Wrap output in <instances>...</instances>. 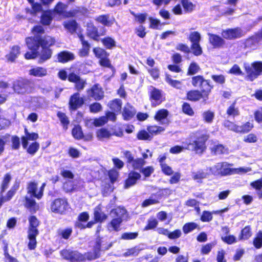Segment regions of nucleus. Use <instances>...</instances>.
<instances>
[{
	"mask_svg": "<svg viewBox=\"0 0 262 262\" xmlns=\"http://www.w3.org/2000/svg\"><path fill=\"white\" fill-rule=\"evenodd\" d=\"M43 27L40 25H35L31 29L33 36L28 37L25 39L27 48L31 51H27L24 54L26 59H35L39 56L38 63H42L50 59L53 54V51L50 48L56 43L54 37L50 35H41L45 33Z\"/></svg>",
	"mask_w": 262,
	"mask_h": 262,
	"instance_id": "obj_1",
	"label": "nucleus"
},
{
	"mask_svg": "<svg viewBox=\"0 0 262 262\" xmlns=\"http://www.w3.org/2000/svg\"><path fill=\"white\" fill-rule=\"evenodd\" d=\"M191 83L194 88H199L200 90L192 89L187 91L185 99L193 102L202 99L203 102L206 104L214 87L210 80L205 79L203 75H198L192 77Z\"/></svg>",
	"mask_w": 262,
	"mask_h": 262,
	"instance_id": "obj_2",
	"label": "nucleus"
},
{
	"mask_svg": "<svg viewBox=\"0 0 262 262\" xmlns=\"http://www.w3.org/2000/svg\"><path fill=\"white\" fill-rule=\"evenodd\" d=\"M101 246V239L97 238L94 245L93 251H88L82 254L77 250L65 248L60 251V255L62 259L70 262L92 261L100 257Z\"/></svg>",
	"mask_w": 262,
	"mask_h": 262,
	"instance_id": "obj_3",
	"label": "nucleus"
},
{
	"mask_svg": "<svg viewBox=\"0 0 262 262\" xmlns=\"http://www.w3.org/2000/svg\"><path fill=\"white\" fill-rule=\"evenodd\" d=\"M193 136L194 139L187 144L185 149L201 155L207 149L206 143L209 139V135L206 131L198 130L193 133Z\"/></svg>",
	"mask_w": 262,
	"mask_h": 262,
	"instance_id": "obj_4",
	"label": "nucleus"
},
{
	"mask_svg": "<svg viewBox=\"0 0 262 262\" xmlns=\"http://www.w3.org/2000/svg\"><path fill=\"white\" fill-rule=\"evenodd\" d=\"M12 89L16 94L25 95L33 93L35 91V85L32 79L19 77L13 81Z\"/></svg>",
	"mask_w": 262,
	"mask_h": 262,
	"instance_id": "obj_5",
	"label": "nucleus"
},
{
	"mask_svg": "<svg viewBox=\"0 0 262 262\" xmlns=\"http://www.w3.org/2000/svg\"><path fill=\"white\" fill-rule=\"evenodd\" d=\"M29 222L28 248L29 250H33L36 248L37 246L36 236L39 234L37 227L39 225V221L35 215H31L29 217Z\"/></svg>",
	"mask_w": 262,
	"mask_h": 262,
	"instance_id": "obj_6",
	"label": "nucleus"
},
{
	"mask_svg": "<svg viewBox=\"0 0 262 262\" xmlns=\"http://www.w3.org/2000/svg\"><path fill=\"white\" fill-rule=\"evenodd\" d=\"M244 71L246 74L245 79L253 81L262 74V61H255L251 65L245 63L243 65Z\"/></svg>",
	"mask_w": 262,
	"mask_h": 262,
	"instance_id": "obj_7",
	"label": "nucleus"
},
{
	"mask_svg": "<svg viewBox=\"0 0 262 262\" xmlns=\"http://www.w3.org/2000/svg\"><path fill=\"white\" fill-rule=\"evenodd\" d=\"M93 52L95 56L99 59L98 63L100 66L109 68L113 73H115L116 69L109 59V53L105 49L100 47H95L93 49Z\"/></svg>",
	"mask_w": 262,
	"mask_h": 262,
	"instance_id": "obj_8",
	"label": "nucleus"
},
{
	"mask_svg": "<svg viewBox=\"0 0 262 262\" xmlns=\"http://www.w3.org/2000/svg\"><path fill=\"white\" fill-rule=\"evenodd\" d=\"M191 42L190 48L192 54L195 56H199L203 54V49L200 45L201 35L197 31H191L187 37Z\"/></svg>",
	"mask_w": 262,
	"mask_h": 262,
	"instance_id": "obj_9",
	"label": "nucleus"
},
{
	"mask_svg": "<svg viewBox=\"0 0 262 262\" xmlns=\"http://www.w3.org/2000/svg\"><path fill=\"white\" fill-rule=\"evenodd\" d=\"M149 100L152 107L160 105L165 101V96L164 92L159 89L150 86L148 91Z\"/></svg>",
	"mask_w": 262,
	"mask_h": 262,
	"instance_id": "obj_10",
	"label": "nucleus"
},
{
	"mask_svg": "<svg viewBox=\"0 0 262 262\" xmlns=\"http://www.w3.org/2000/svg\"><path fill=\"white\" fill-rule=\"evenodd\" d=\"M246 34L243 29L239 27L227 28L223 30L221 32L222 37L226 40H232L243 37Z\"/></svg>",
	"mask_w": 262,
	"mask_h": 262,
	"instance_id": "obj_11",
	"label": "nucleus"
},
{
	"mask_svg": "<svg viewBox=\"0 0 262 262\" xmlns=\"http://www.w3.org/2000/svg\"><path fill=\"white\" fill-rule=\"evenodd\" d=\"M85 103L84 97H81L79 92L72 94L69 100L68 107L70 112H73L81 108Z\"/></svg>",
	"mask_w": 262,
	"mask_h": 262,
	"instance_id": "obj_12",
	"label": "nucleus"
},
{
	"mask_svg": "<svg viewBox=\"0 0 262 262\" xmlns=\"http://www.w3.org/2000/svg\"><path fill=\"white\" fill-rule=\"evenodd\" d=\"M68 203L66 199L57 198L51 203L50 209L52 212L62 214L68 209Z\"/></svg>",
	"mask_w": 262,
	"mask_h": 262,
	"instance_id": "obj_13",
	"label": "nucleus"
},
{
	"mask_svg": "<svg viewBox=\"0 0 262 262\" xmlns=\"http://www.w3.org/2000/svg\"><path fill=\"white\" fill-rule=\"evenodd\" d=\"M90 11L89 9L84 6H77L74 9L67 11L64 18H81L82 17H88Z\"/></svg>",
	"mask_w": 262,
	"mask_h": 262,
	"instance_id": "obj_14",
	"label": "nucleus"
},
{
	"mask_svg": "<svg viewBox=\"0 0 262 262\" xmlns=\"http://www.w3.org/2000/svg\"><path fill=\"white\" fill-rule=\"evenodd\" d=\"M102 30L99 32L97 27L95 26L93 23L88 25L86 28V35L91 39L98 41L100 37L104 36L106 34V30L104 27H101Z\"/></svg>",
	"mask_w": 262,
	"mask_h": 262,
	"instance_id": "obj_15",
	"label": "nucleus"
},
{
	"mask_svg": "<svg viewBox=\"0 0 262 262\" xmlns=\"http://www.w3.org/2000/svg\"><path fill=\"white\" fill-rule=\"evenodd\" d=\"M89 97L96 101L102 100L104 97V93L102 88L99 83H95L86 90Z\"/></svg>",
	"mask_w": 262,
	"mask_h": 262,
	"instance_id": "obj_16",
	"label": "nucleus"
},
{
	"mask_svg": "<svg viewBox=\"0 0 262 262\" xmlns=\"http://www.w3.org/2000/svg\"><path fill=\"white\" fill-rule=\"evenodd\" d=\"M112 136L121 137L123 136V131L122 128H119L117 131L111 133L107 128H101L96 132V136L99 140L109 139Z\"/></svg>",
	"mask_w": 262,
	"mask_h": 262,
	"instance_id": "obj_17",
	"label": "nucleus"
},
{
	"mask_svg": "<svg viewBox=\"0 0 262 262\" xmlns=\"http://www.w3.org/2000/svg\"><path fill=\"white\" fill-rule=\"evenodd\" d=\"M141 176L138 172L131 170L129 172L127 178L124 182L123 188L128 189L135 185L141 179Z\"/></svg>",
	"mask_w": 262,
	"mask_h": 262,
	"instance_id": "obj_18",
	"label": "nucleus"
},
{
	"mask_svg": "<svg viewBox=\"0 0 262 262\" xmlns=\"http://www.w3.org/2000/svg\"><path fill=\"white\" fill-rule=\"evenodd\" d=\"M208 35L209 36V42L213 48L220 49L225 46L226 41L223 37L213 33H208Z\"/></svg>",
	"mask_w": 262,
	"mask_h": 262,
	"instance_id": "obj_19",
	"label": "nucleus"
},
{
	"mask_svg": "<svg viewBox=\"0 0 262 262\" xmlns=\"http://www.w3.org/2000/svg\"><path fill=\"white\" fill-rule=\"evenodd\" d=\"M79 40L81 44V48L78 51V55L80 57H88L90 54L91 45L88 41L85 39L82 34L78 35Z\"/></svg>",
	"mask_w": 262,
	"mask_h": 262,
	"instance_id": "obj_20",
	"label": "nucleus"
},
{
	"mask_svg": "<svg viewBox=\"0 0 262 262\" xmlns=\"http://www.w3.org/2000/svg\"><path fill=\"white\" fill-rule=\"evenodd\" d=\"M19 187V183L18 182H15L11 188L7 192L5 196H3V194H0V208L4 203L8 202L12 199L16 194Z\"/></svg>",
	"mask_w": 262,
	"mask_h": 262,
	"instance_id": "obj_21",
	"label": "nucleus"
},
{
	"mask_svg": "<svg viewBox=\"0 0 262 262\" xmlns=\"http://www.w3.org/2000/svg\"><path fill=\"white\" fill-rule=\"evenodd\" d=\"M146 63L150 67V68L147 69L150 76L154 80L158 79L160 77V72L158 68L154 67L156 63L155 60L152 58L149 57L146 59Z\"/></svg>",
	"mask_w": 262,
	"mask_h": 262,
	"instance_id": "obj_22",
	"label": "nucleus"
},
{
	"mask_svg": "<svg viewBox=\"0 0 262 262\" xmlns=\"http://www.w3.org/2000/svg\"><path fill=\"white\" fill-rule=\"evenodd\" d=\"M57 61L61 63H66L75 59L74 54L68 50H63L56 55Z\"/></svg>",
	"mask_w": 262,
	"mask_h": 262,
	"instance_id": "obj_23",
	"label": "nucleus"
},
{
	"mask_svg": "<svg viewBox=\"0 0 262 262\" xmlns=\"http://www.w3.org/2000/svg\"><path fill=\"white\" fill-rule=\"evenodd\" d=\"M20 54V47L18 45H14L10 48L8 54L5 55L8 62H15L16 59Z\"/></svg>",
	"mask_w": 262,
	"mask_h": 262,
	"instance_id": "obj_24",
	"label": "nucleus"
},
{
	"mask_svg": "<svg viewBox=\"0 0 262 262\" xmlns=\"http://www.w3.org/2000/svg\"><path fill=\"white\" fill-rule=\"evenodd\" d=\"M27 193L31 198H34L37 200H40L38 190V183L34 181H30L28 182L27 186Z\"/></svg>",
	"mask_w": 262,
	"mask_h": 262,
	"instance_id": "obj_25",
	"label": "nucleus"
},
{
	"mask_svg": "<svg viewBox=\"0 0 262 262\" xmlns=\"http://www.w3.org/2000/svg\"><path fill=\"white\" fill-rule=\"evenodd\" d=\"M107 215L102 211L100 205H97L94 209L93 219L97 222L101 223L106 220Z\"/></svg>",
	"mask_w": 262,
	"mask_h": 262,
	"instance_id": "obj_26",
	"label": "nucleus"
},
{
	"mask_svg": "<svg viewBox=\"0 0 262 262\" xmlns=\"http://www.w3.org/2000/svg\"><path fill=\"white\" fill-rule=\"evenodd\" d=\"M254 128L252 122L247 121L242 123L241 125L237 124L236 133L239 134H246L249 133Z\"/></svg>",
	"mask_w": 262,
	"mask_h": 262,
	"instance_id": "obj_27",
	"label": "nucleus"
},
{
	"mask_svg": "<svg viewBox=\"0 0 262 262\" xmlns=\"http://www.w3.org/2000/svg\"><path fill=\"white\" fill-rule=\"evenodd\" d=\"M67 7L68 6L67 4H65L61 2H58L56 3L51 11L54 15L62 16L64 18Z\"/></svg>",
	"mask_w": 262,
	"mask_h": 262,
	"instance_id": "obj_28",
	"label": "nucleus"
},
{
	"mask_svg": "<svg viewBox=\"0 0 262 262\" xmlns=\"http://www.w3.org/2000/svg\"><path fill=\"white\" fill-rule=\"evenodd\" d=\"M29 74L34 77H43L47 75L48 72L45 68L35 67L29 70Z\"/></svg>",
	"mask_w": 262,
	"mask_h": 262,
	"instance_id": "obj_29",
	"label": "nucleus"
},
{
	"mask_svg": "<svg viewBox=\"0 0 262 262\" xmlns=\"http://www.w3.org/2000/svg\"><path fill=\"white\" fill-rule=\"evenodd\" d=\"M53 12L51 10H47L43 11L40 16V22L44 26L50 25L53 20Z\"/></svg>",
	"mask_w": 262,
	"mask_h": 262,
	"instance_id": "obj_30",
	"label": "nucleus"
},
{
	"mask_svg": "<svg viewBox=\"0 0 262 262\" xmlns=\"http://www.w3.org/2000/svg\"><path fill=\"white\" fill-rule=\"evenodd\" d=\"M226 115L229 117L234 118L240 115V111L236 106V101H234L227 108Z\"/></svg>",
	"mask_w": 262,
	"mask_h": 262,
	"instance_id": "obj_31",
	"label": "nucleus"
},
{
	"mask_svg": "<svg viewBox=\"0 0 262 262\" xmlns=\"http://www.w3.org/2000/svg\"><path fill=\"white\" fill-rule=\"evenodd\" d=\"M136 113V111L133 106L130 105H126L123 109V119L126 121L130 120L135 116Z\"/></svg>",
	"mask_w": 262,
	"mask_h": 262,
	"instance_id": "obj_32",
	"label": "nucleus"
},
{
	"mask_svg": "<svg viewBox=\"0 0 262 262\" xmlns=\"http://www.w3.org/2000/svg\"><path fill=\"white\" fill-rule=\"evenodd\" d=\"M73 230L72 227H68L63 229H59L57 231V236L60 239L68 240L71 236Z\"/></svg>",
	"mask_w": 262,
	"mask_h": 262,
	"instance_id": "obj_33",
	"label": "nucleus"
},
{
	"mask_svg": "<svg viewBox=\"0 0 262 262\" xmlns=\"http://www.w3.org/2000/svg\"><path fill=\"white\" fill-rule=\"evenodd\" d=\"M122 106V102L121 100L118 98H115L109 101L107 106L111 111L120 113L121 112Z\"/></svg>",
	"mask_w": 262,
	"mask_h": 262,
	"instance_id": "obj_34",
	"label": "nucleus"
},
{
	"mask_svg": "<svg viewBox=\"0 0 262 262\" xmlns=\"http://www.w3.org/2000/svg\"><path fill=\"white\" fill-rule=\"evenodd\" d=\"M146 129L148 131L151 139H152L154 136L160 135L165 130L164 127L156 124L148 125Z\"/></svg>",
	"mask_w": 262,
	"mask_h": 262,
	"instance_id": "obj_35",
	"label": "nucleus"
},
{
	"mask_svg": "<svg viewBox=\"0 0 262 262\" xmlns=\"http://www.w3.org/2000/svg\"><path fill=\"white\" fill-rule=\"evenodd\" d=\"M111 213L113 214V217L115 219H119L123 221L124 216L127 213V211L123 207L118 206L115 208L112 209Z\"/></svg>",
	"mask_w": 262,
	"mask_h": 262,
	"instance_id": "obj_36",
	"label": "nucleus"
},
{
	"mask_svg": "<svg viewBox=\"0 0 262 262\" xmlns=\"http://www.w3.org/2000/svg\"><path fill=\"white\" fill-rule=\"evenodd\" d=\"M252 235V231L251 226L247 225L243 228L238 235V240H248Z\"/></svg>",
	"mask_w": 262,
	"mask_h": 262,
	"instance_id": "obj_37",
	"label": "nucleus"
},
{
	"mask_svg": "<svg viewBox=\"0 0 262 262\" xmlns=\"http://www.w3.org/2000/svg\"><path fill=\"white\" fill-rule=\"evenodd\" d=\"M12 180V176L10 172L4 174L0 186V194H3L8 188Z\"/></svg>",
	"mask_w": 262,
	"mask_h": 262,
	"instance_id": "obj_38",
	"label": "nucleus"
},
{
	"mask_svg": "<svg viewBox=\"0 0 262 262\" xmlns=\"http://www.w3.org/2000/svg\"><path fill=\"white\" fill-rule=\"evenodd\" d=\"M57 116L59 119L63 129L67 130L68 129L70 123L69 117L65 113L61 111L57 112Z\"/></svg>",
	"mask_w": 262,
	"mask_h": 262,
	"instance_id": "obj_39",
	"label": "nucleus"
},
{
	"mask_svg": "<svg viewBox=\"0 0 262 262\" xmlns=\"http://www.w3.org/2000/svg\"><path fill=\"white\" fill-rule=\"evenodd\" d=\"M95 20L104 26L111 27L114 24L115 19H113V20H109L108 14H102L97 17L95 18Z\"/></svg>",
	"mask_w": 262,
	"mask_h": 262,
	"instance_id": "obj_40",
	"label": "nucleus"
},
{
	"mask_svg": "<svg viewBox=\"0 0 262 262\" xmlns=\"http://www.w3.org/2000/svg\"><path fill=\"white\" fill-rule=\"evenodd\" d=\"M90 215L87 211H83L80 213L77 217L76 221L74 223L75 228L79 229V225L83 224V223H86L88 221Z\"/></svg>",
	"mask_w": 262,
	"mask_h": 262,
	"instance_id": "obj_41",
	"label": "nucleus"
},
{
	"mask_svg": "<svg viewBox=\"0 0 262 262\" xmlns=\"http://www.w3.org/2000/svg\"><path fill=\"white\" fill-rule=\"evenodd\" d=\"M25 199V206L29 209L30 211L36 212L38 209V205L37 204L35 200L28 196H26Z\"/></svg>",
	"mask_w": 262,
	"mask_h": 262,
	"instance_id": "obj_42",
	"label": "nucleus"
},
{
	"mask_svg": "<svg viewBox=\"0 0 262 262\" xmlns=\"http://www.w3.org/2000/svg\"><path fill=\"white\" fill-rule=\"evenodd\" d=\"M101 42L107 49H112L116 46V41L112 37L107 36L102 38Z\"/></svg>",
	"mask_w": 262,
	"mask_h": 262,
	"instance_id": "obj_43",
	"label": "nucleus"
},
{
	"mask_svg": "<svg viewBox=\"0 0 262 262\" xmlns=\"http://www.w3.org/2000/svg\"><path fill=\"white\" fill-rule=\"evenodd\" d=\"M31 9L29 8L26 9V12L32 15H36L37 13L42 11V6L41 4L38 2H34L31 4Z\"/></svg>",
	"mask_w": 262,
	"mask_h": 262,
	"instance_id": "obj_44",
	"label": "nucleus"
},
{
	"mask_svg": "<svg viewBox=\"0 0 262 262\" xmlns=\"http://www.w3.org/2000/svg\"><path fill=\"white\" fill-rule=\"evenodd\" d=\"M71 134L73 137L76 140H80L83 138V133L82 127L79 125H74L72 129Z\"/></svg>",
	"mask_w": 262,
	"mask_h": 262,
	"instance_id": "obj_45",
	"label": "nucleus"
},
{
	"mask_svg": "<svg viewBox=\"0 0 262 262\" xmlns=\"http://www.w3.org/2000/svg\"><path fill=\"white\" fill-rule=\"evenodd\" d=\"M63 26L71 33L73 34L77 30L78 24L75 19H72L64 22Z\"/></svg>",
	"mask_w": 262,
	"mask_h": 262,
	"instance_id": "obj_46",
	"label": "nucleus"
},
{
	"mask_svg": "<svg viewBox=\"0 0 262 262\" xmlns=\"http://www.w3.org/2000/svg\"><path fill=\"white\" fill-rule=\"evenodd\" d=\"M210 150L212 155H217L225 154L227 149L223 144H217L211 147L210 148Z\"/></svg>",
	"mask_w": 262,
	"mask_h": 262,
	"instance_id": "obj_47",
	"label": "nucleus"
},
{
	"mask_svg": "<svg viewBox=\"0 0 262 262\" xmlns=\"http://www.w3.org/2000/svg\"><path fill=\"white\" fill-rule=\"evenodd\" d=\"M169 112L165 108H161L156 112L154 118L157 121H161V120L167 118Z\"/></svg>",
	"mask_w": 262,
	"mask_h": 262,
	"instance_id": "obj_48",
	"label": "nucleus"
},
{
	"mask_svg": "<svg viewBox=\"0 0 262 262\" xmlns=\"http://www.w3.org/2000/svg\"><path fill=\"white\" fill-rule=\"evenodd\" d=\"M123 221L119 219L113 217L107 224L108 228L111 227L113 231L118 232L120 230V226Z\"/></svg>",
	"mask_w": 262,
	"mask_h": 262,
	"instance_id": "obj_49",
	"label": "nucleus"
},
{
	"mask_svg": "<svg viewBox=\"0 0 262 262\" xmlns=\"http://www.w3.org/2000/svg\"><path fill=\"white\" fill-rule=\"evenodd\" d=\"M244 45L245 48L255 49L258 46L253 35L249 36L245 40Z\"/></svg>",
	"mask_w": 262,
	"mask_h": 262,
	"instance_id": "obj_50",
	"label": "nucleus"
},
{
	"mask_svg": "<svg viewBox=\"0 0 262 262\" xmlns=\"http://www.w3.org/2000/svg\"><path fill=\"white\" fill-rule=\"evenodd\" d=\"M181 3L186 13H191L195 9V5L189 0H181Z\"/></svg>",
	"mask_w": 262,
	"mask_h": 262,
	"instance_id": "obj_51",
	"label": "nucleus"
},
{
	"mask_svg": "<svg viewBox=\"0 0 262 262\" xmlns=\"http://www.w3.org/2000/svg\"><path fill=\"white\" fill-rule=\"evenodd\" d=\"M136 138L139 140L151 141L152 139L147 130L141 129L136 135Z\"/></svg>",
	"mask_w": 262,
	"mask_h": 262,
	"instance_id": "obj_52",
	"label": "nucleus"
},
{
	"mask_svg": "<svg viewBox=\"0 0 262 262\" xmlns=\"http://www.w3.org/2000/svg\"><path fill=\"white\" fill-rule=\"evenodd\" d=\"M200 70V68L199 64L197 63L192 61L190 62L188 66L187 71V75H194L198 73Z\"/></svg>",
	"mask_w": 262,
	"mask_h": 262,
	"instance_id": "obj_53",
	"label": "nucleus"
},
{
	"mask_svg": "<svg viewBox=\"0 0 262 262\" xmlns=\"http://www.w3.org/2000/svg\"><path fill=\"white\" fill-rule=\"evenodd\" d=\"M158 225V222L155 217H150L147 221V224L144 228V230L147 231L154 229L157 227Z\"/></svg>",
	"mask_w": 262,
	"mask_h": 262,
	"instance_id": "obj_54",
	"label": "nucleus"
},
{
	"mask_svg": "<svg viewBox=\"0 0 262 262\" xmlns=\"http://www.w3.org/2000/svg\"><path fill=\"white\" fill-rule=\"evenodd\" d=\"M145 161L141 158L134 159L130 164L134 170L140 169L145 164Z\"/></svg>",
	"mask_w": 262,
	"mask_h": 262,
	"instance_id": "obj_55",
	"label": "nucleus"
},
{
	"mask_svg": "<svg viewBox=\"0 0 262 262\" xmlns=\"http://www.w3.org/2000/svg\"><path fill=\"white\" fill-rule=\"evenodd\" d=\"M165 81L170 86L179 89L181 85V82L178 80H173L171 76L168 74H165Z\"/></svg>",
	"mask_w": 262,
	"mask_h": 262,
	"instance_id": "obj_56",
	"label": "nucleus"
},
{
	"mask_svg": "<svg viewBox=\"0 0 262 262\" xmlns=\"http://www.w3.org/2000/svg\"><path fill=\"white\" fill-rule=\"evenodd\" d=\"M253 244L256 249L262 247V231L259 230L253 239Z\"/></svg>",
	"mask_w": 262,
	"mask_h": 262,
	"instance_id": "obj_57",
	"label": "nucleus"
},
{
	"mask_svg": "<svg viewBox=\"0 0 262 262\" xmlns=\"http://www.w3.org/2000/svg\"><path fill=\"white\" fill-rule=\"evenodd\" d=\"M202 116L204 122L211 123L214 119V113L210 110H207L203 113Z\"/></svg>",
	"mask_w": 262,
	"mask_h": 262,
	"instance_id": "obj_58",
	"label": "nucleus"
},
{
	"mask_svg": "<svg viewBox=\"0 0 262 262\" xmlns=\"http://www.w3.org/2000/svg\"><path fill=\"white\" fill-rule=\"evenodd\" d=\"M39 147V143L35 141L31 143L26 149L29 154L33 156L38 150Z\"/></svg>",
	"mask_w": 262,
	"mask_h": 262,
	"instance_id": "obj_59",
	"label": "nucleus"
},
{
	"mask_svg": "<svg viewBox=\"0 0 262 262\" xmlns=\"http://www.w3.org/2000/svg\"><path fill=\"white\" fill-rule=\"evenodd\" d=\"M182 112L189 116H193L194 112L188 102H185L182 105Z\"/></svg>",
	"mask_w": 262,
	"mask_h": 262,
	"instance_id": "obj_60",
	"label": "nucleus"
},
{
	"mask_svg": "<svg viewBox=\"0 0 262 262\" xmlns=\"http://www.w3.org/2000/svg\"><path fill=\"white\" fill-rule=\"evenodd\" d=\"M176 49L186 54H189L191 52L190 46L189 47L186 43H179L176 47Z\"/></svg>",
	"mask_w": 262,
	"mask_h": 262,
	"instance_id": "obj_61",
	"label": "nucleus"
},
{
	"mask_svg": "<svg viewBox=\"0 0 262 262\" xmlns=\"http://www.w3.org/2000/svg\"><path fill=\"white\" fill-rule=\"evenodd\" d=\"M198 227V225L194 222H189L185 224L183 226L182 229L183 231L185 234H187L195 229H196Z\"/></svg>",
	"mask_w": 262,
	"mask_h": 262,
	"instance_id": "obj_62",
	"label": "nucleus"
},
{
	"mask_svg": "<svg viewBox=\"0 0 262 262\" xmlns=\"http://www.w3.org/2000/svg\"><path fill=\"white\" fill-rule=\"evenodd\" d=\"M207 173L203 169H200L192 174V179L194 180H201L207 177Z\"/></svg>",
	"mask_w": 262,
	"mask_h": 262,
	"instance_id": "obj_63",
	"label": "nucleus"
},
{
	"mask_svg": "<svg viewBox=\"0 0 262 262\" xmlns=\"http://www.w3.org/2000/svg\"><path fill=\"white\" fill-rule=\"evenodd\" d=\"M108 176L111 183L113 184L118 178L119 172L116 169L113 168L108 171Z\"/></svg>",
	"mask_w": 262,
	"mask_h": 262,
	"instance_id": "obj_64",
	"label": "nucleus"
}]
</instances>
